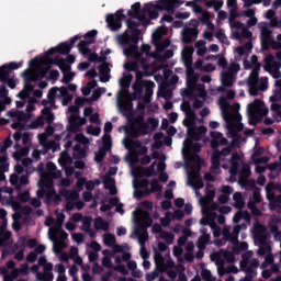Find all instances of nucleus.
I'll list each match as a JSON object with an SVG mask.
<instances>
[{"mask_svg":"<svg viewBox=\"0 0 281 281\" xmlns=\"http://www.w3.org/2000/svg\"><path fill=\"white\" fill-rule=\"evenodd\" d=\"M223 5H224L223 0H209L205 2V7L213 8V10H215V12H218V10H221V8H223Z\"/></svg>","mask_w":281,"mask_h":281,"instance_id":"nucleus-38","label":"nucleus"},{"mask_svg":"<svg viewBox=\"0 0 281 281\" xmlns=\"http://www.w3.org/2000/svg\"><path fill=\"white\" fill-rule=\"evenodd\" d=\"M276 183L274 182H269L266 186V196L269 200L270 205H273V203H276V192H273L276 190Z\"/></svg>","mask_w":281,"mask_h":281,"instance_id":"nucleus-24","label":"nucleus"},{"mask_svg":"<svg viewBox=\"0 0 281 281\" xmlns=\"http://www.w3.org/2000/svg\"><path fill=\"white\" fill-rule=\"evenodd\" d=\"M22 77L24 78V83H32V82H36V80H38V76L34 75L29 69H26L22 72Z\"/></svg>","mask_w":281,"mask_h":281,"instance_id":"nucleus-37","label":"nucleus"},{"mask_svg":"<svg viewBox=\"0 0 281 281\" xmlns=\"http://www.w3.org/2000/svg\"><path fill=\"white\" fill-rule=\"evenodd\" d=\"M157 52H164L167 47H170V40H165L164 42H159L158 44H154Z\"/></svg>","mask_w":281,"mask_h":281,"instance_id":"nucleus-60","label":"nucleus"},{"mask_svg":"<svg viewBox=\"0 0 281 281\" xmlns=\"http://www.w3.org/2000/svg\"><path fill=\"white\" fill-rule=\"evenodd\" d=\"M137 63H139V65H142V61H139L137 59H135V61L124 64V70L125 71H137V69L139 67V65Z\"/></svg>","mask_w":281,"mask_h":281,"instance_id":"nucleus-50","label":"nucleus"},{"mask_svg":"<svg viewBox=\"0 0 281 281\" xmlns=\"http://www.w3.org/2000/svg\"><path fill=\"white\" fill-rule=\"evenodd\" d=\"M95 36H98V31L92 30L89 31L88 33L85 34V38L88 43H90L91 45H93V43H95Z\"/></svg>","mask_w":281,"mask_h":281,"instance_id":"nucleus-55","label":"nucleus"},{"mask_svg":"<svg viewBox=\"0 0 281 281\" xmlns=\"http://www.w3.org/2000/svg\"><path fill=\"white\" fill-rule=\"evenodd\" d=\"M159 158V151L151 153L150 156L146 155L140 159L142 166H148L150 164L151 159H158Z\"/></svg>","mask_w":281,"mask_h":281,"instance_id":"nucleus-44","label":"nucleus"},{"mask_svg":"<svg viewBox=\"0 0 281 281\" xmlns=\"http://www.w3.org/2000/svg\"><path fill=\"white\" fill-rule=\"evenodd\" d=\"M191 160L194 162V164H198L195 166L192 167V171H193V175L195 177V179H199L196 181V189L198 190H203L204 188V183H203V180H201V164H203V160L201 159V156L194 154L191 156Z\"/></svg>","mask_w":281,"mask_h":281,"instance_id":"nucleus-12","label":"nucleus"},{"mask_svg":"<svg viewBox=\"0 0 281 281\" xmlns=\"http://www.w3.org/2000/svg\"><path fill=\"white\" fill-rule=\"evenodd\" d=\"M93 222V217L91 216H85L82 220V232H89L91 229V223Z\"/></svg>","mask_w":281,"mask_h":281,"instance_id":"nucleus-53","label":"nucleus"},{"mask_svg":"<svg viewBox=\"0 0 281 281\" xmlns=\"http://www.w3.org/2000/svg\"><path fill=\"white\" fill-rule=\"evenodd\" d=\"M75 77H76V72H71V71L66 72L61 78V82L64 85H69V82H71V80H74Z\"/></svg>","mask_w":281,"mask_h":281,"instance_id":"nucleus-61","label":"nucleus"},{"mask_svg":"<svg viewBox=\"0 0 281 281\" xmlns=\"http://www.w3.org/2000/svg\"><path fill=\"white\" fill-rule=\"evenodd\" d=\"M248 117L255 121L254 126H256V122H258V115L260 117H267L269 115V109L265 108V101L260 99H255L252 103L247 106Z\"/></svg>","mask_w":281,"mask_h":281,"instance_id":"nucleus-5","label":"nucleus"},{"mask_svg":"<svg viewBox=\"0 0 281 281\" xmlns=\"http://www.w3.org/2000/svg\"><path fill=\"white\" fill-rule=\"evenodd\" d=\"M260 41H261V49L262 52H269V47H271V41L273 40V31L263 25L260 27Z\"/></svg>","mask_w":281,"mask_h":281,"instance_id":"nucleus-13","label":"nucleus"},{"mask_svg":"<svg viewBox=\"0 0 281 281\" xmlns=\"http://www.w3.org/2000/svg\"><path fill=\"white\" fill-rule=\"evenodd\" d=\"M99 74H111V67L110 64L104 60L101 65H99Z\"/></svg>","mask_w":281,"mask_h":281,"instance_id":"nucleus-59","label":"nucleus"},{"mask_svg":"<svg viewBox=\"0 0 281 281\" xmlns=\"http://www.w3.org/2000/svg\"><path fill=\"white\" fill-rule=\"evenodd\" d=\"M127 16L136 19L144 26L150 25L153 23L150 19H148L146 14H144V12L142 11V3L139 2L132 4V10L127 11Z\"/></svg>","mask_w":281,"mask_h":281,"instance_id":"nucleus-9","label":"nucleus"},{"mask_svg":"<svg viewBox=\"0 0 281 281\" xmlns=\"http://www.w3.org/2000/svg\"><path fill=\"white\" fill-rule=\"evenodd\" d=\"M258 80H259L258 71L257 70H252L251 74L248 77L247 85L248 86L258 85Z\"/></svg>","mask_w":281,"mask_h":281,"instance_id":"nucleus-54","label":"nucleus"},{"mask_svg":"<svg viewBox=\"0 0 281 281\" xmlns=\"http://www.w3.org/2000/svg\"><path fill=\"white\" fill-rule=\"evenodd\" d=\"M102 181H100V179H95V180H86V190H88L89 192H92V190H95V186H101Z\"/></svg>","mask_w":281,"mask_h":281,"instance_id":"nucleus-51","label":"nucleus"},{"mask_svg":"<svg viewBox=\"0 0 281 281\" xmlns=\"http://www.w3.org/2000/svg\"><path fill=\"white\" fill-rule=\"evenodd\" d=\"M103 184L105 190H110V194L112 196H115V194H117V188H115V179L105 175L103 177Z\"/></svg>","mask_w":281,"mask_h":281,"instance_id":"nucleus-20","label":"nucleus"},{"mask_svg":"<svg viewBox=\"0 0 281 281\" xmlns=\"http://www.w3.org/2000/svg\"><path fill=\"white\" fill-rule=\"evenodd\" d=\"M233 201H235V207L237 210H243V207H245V200H243V193L235 192L233 195Z\"/></svg>","mask_w":281,"mask_h":281,"instance_id":"nucleus-36","label":"nucleus"},{"mask_svg":"<svg viewBox=\"0 0 281 281\" xmlns=\"http://www.w3.org/2000/svg\"><path fill=\"white\" fill-rule=\"evenodd\" d=\"M160 238L166 240L167 245H172V243H175V235L166 231L160 235Z\"/></svg>","mask_w":281,"mask_h":281,"instance_id":"nucleus-58","label":"nucleus"},{"mask_svg":"<svg viewBox=\"0 0 281 281\" xmlns=\"http://www.w3.org/2000/svg\"><path fill=\"white\" fill-rule=\"evenodd\" d=\"M201 277L204 281H214V278H212V271L209 269H203L201 272Z\"/></svg>","mask_w":281,"mask_h":281,"instance_id":"nucleus-64","label":"nucleus"},{"mask_svg":"<svg viewBox=\"0 0 281 281\" xmlns=\"http://www.w3.org/2000/svg\"><path fill=\"white\" fill-rule=\"evenodd\" d=\"M40 190H48L54 188V180L49 176H41L40 181L37 182Z\"/></svg>","mask_w":281,"mask_h":281,"instance_id":"nucleus-26","label":"nucleus"},{"mask_svg":"<svg viewBox=\"0 0 281 281\" xmlns=\"http://www.w3.org/2000/svg\"><path fill=\"white\" fill-rule=\"evenodd\" d=\"M37 199H44L45 196V203L46 205L52 204V201L54 200V196H56V189L52 187L50 189H38L36 191Z\"/></svg>","mask_w":281,"mask_h":281,"instance_id":"nucleus-14","label":"nucleus"},{"mask_svg":"<svg viewBox=\"0 0 281 281\" xmlns=\"http://www.w3.org/2000/svg\"><path fill=\"white\" fill-rule=\"evenodd\" d=\"M150 186H151V190L147 189L146 194H150L151 192H161V190H164L161 184H159V180H157V178H154L151 180Z\"/></svg>","mask_w":281,"mask_h":281,"instance_id":"nucleus-40","label":"nucleus"},{"mask_svg":"<svg viewBox=\"0 0 281 281\" xmlns=\"http://www.w3.org/2000/svg\"><path fill=\"white\" fill-rule=\"evenodd\" d=\"M164 139V133L158 132L154 135L155 144L153 145V148H161V140Z\"/></svg>","mask_w":281,"mask_h":281,"instance_id":"nucleus-57","label":"nucleus"},{"mask_svg":"<svg viewBox=\"0 0 281 281\" xmlns=\"http://www.w3.org/2000/svg\"><path fill=\"white\" fill-rule=\"evenodd\" d=\"M184 115L187 119L183 120L182 124L187 128H190V126L196 122V113L194 110H189L188 112H184Z\"/></svg>","mask_w":281,"mask_h":281,"instance_id":"nucleus-27","label":"nucleus"},{"mask_svg":"<svg viewBox=\"0 0 281 281\" xmlns=\"http://www.w3.org/2000/svg\"><path fill=\"white\" fill-rule=\"evenodd\" d=\"M216 258H224L226 262L229 265L234 263L236 261V256H234V252L227 250V249H221L220 252L215 254Z\"/></svg>","mask_w":281,"mask_h":281,"instance_id":"nucleus-25","label":"nucleus"},{"mask_svg":"<svg viewBox=\"0 0 281 281\" xmlns=\"http://www.w3.org/2000/svg\"><path fill=\"white\" fill-rule=\"evenodd\" d=\"M210 240V235L201 236L198 240V249H204L205 245H207V241Z\"/></svg>","mask_w":281,"mask_h":281,"instance_id":"nucleus-63","label":"nucleus"},{"mask_svg":"<svg viewBox=\"0 0 281 281\" xmlns=\"http://www.w3.org/2000/svg\"><path fill=\"white\" fill-rule=\"evenodd\" d=\"M166 34H168V29L166 26H159L151 35L153 45H159V42Z\"/></svg>","mask_w":281,"mask_h":281,"instance_id":"nucleus-21","label":"nucleus"},{"mask_svg":"<svg viewBox=\"0 0 281 281\" xmlns=\"http://www.w3.org/2000/svg\"><path fill=\"white\" fill-rule=\"evenodd\" d=\"M82 36L75 35L69 41L60 43L56 47H52L48 50H46V56H54V54H61L67 55L70 54L71 49L74 48V45H76L77 41H80Z\"/></svg>","mask_w":281,"mask_h":281,"instance_id":"nucleus-6","label":"nucleus"},{"mask_svg":"<svg viewBox=\"0 0 281 281\" xmlns=\"http://www.w3.org/2000/svg\"><path fill=\"white\" fill-rule=\"evenodd\" d=\"M74 154L72 157L74 159H85V157H87V150H85L80 144H76L72 147Z\"/></svg>","mask_w":281,"mask_h":281,"instance_id":"nucleus-33","label":"nucleus"},{"mask_svg":"<svg viewBox=\"0 0 281 281\" xmlns=\"http://www.w3.org/2000/svg\"><path fill=\"white\" fill-rule=\"evenodd\" d=\"M102 144L103 146L99 148V151L95 153L94 160L97 164H102L104 161V157H106V153L111 150L113 143L111 140V136L109 134H104L102 136Z\"/></svg>","mask_w":281,"mask_h":281,"instance_id":"nucleus-10","label":"nucleus"},{"mask_svg":"<svg viewBox=\"0 0 281 281\" xmlns=\"http://www.w3.org/2000/svg\"><path fill=\"white\" fill-rule=\"evenodd\" d=\"M223 236L225 240H228L232 243V245H238V235H234V233H231L229 231H225L223 233Z\"/></svg>","mask_w":281,"mask_h":281,"instance_id":"nucleus-43","label":"nucleus"},{"mask_svg":"<svg viewBox=\"0 0 281 281\" xmlns=\"http://www.w3.org/2000/svg\"><path fill=\"white\" fill-rule=\"evenodd\" d=\"M58 67L61 74H69V71H71V65H69L65 59L61 60V64H59Z\"/></svg>","mask_w":281,"mask_h":281,"instance_id":"nucleus-62","label":"nucleus"},{"mask_svg":"<svg viewBox=\"0 0 281 281\" xmlns=\"http://www.w3.org/2000/svg\"><path fill=\"white\" fill-rule=\"evenodd\" d=\"M211 148L216 149L218 146H227V138L223 137L221 132H211Z\"/></svg>","mask_w":281,"mask_h":281,"instance_id":"nucleus-15","label":"nucleus"},{"mask_svg":"<svg viewBox=\"0 0 281 281\" xmlns=\"http://www.w3.org/2000/svg\"><path fill=\"white\" fill-rule=\"evenodd\" d=\"M42 117H44V121H46L48 125L54 124V120H56L54 112H52V108H44L42 110Z\"/></svg>","mask_w":281,"mask_h":281,"instance_id":"nucleus-30","label":"nucleus"},{"mask_svg":"<svg viewBox=\"0 0 281 281\" xmlns=\"http://www.w3.org/2000/svg\"><path fill=\"white\" fill-rule=\"evenodd\" d=\"M8 116L9 117H15V120L18 122H21L22 124H25V122H27L30 115H27L25 112L23 111H14V110H11V111H8Z\"/></svg>","mask_w":281,"mask_h":281,"instance_id":"nucleus-22","label":"nucleus"},{"mask_svg":"<svg viewBox=\"0 0 281 281\" xmlns=\"http://www.w3.org/2000/svg\"><path fill=\"white\" fill-rule=\"evenodd\" d=\"M221 80L223 87H234L236 78L234 77V72L223 71L221 74Z\"/></svg>","mask_w":281,"mask_h":281,"instance_id":"nucleus-23","label":"nucleus"},{"mask_svg":"<svg viewBox=\"0 0 281 281\" xmlns=\"http://www.w3.org/2000/svg\"><path fill=\"white\" fill-rule=\"evenodd\" d=\"M199 36V29L196 27H189L182 31V43L183 45H190L193 38Z\"/></svg>","mask_w":281,"mask_h":281,"instance_id":"nucleus-16","label":"nucleus"},{"mask_svg":"<svg viewBox=\"0 0 281 281\" xmlns=\"http://www.w3.org/2000/svg\"><path fill=\"white\" fill-rule=\"evenodd\" d=\"M183 5L181 0H158L157 3H146L142 8L144 14H148L150 20L159 19L160 12H168L169 14H175L177 8Z\"/></svg>","mask_w":281,"mask_h":281,"instance_id":"nucleus-2","label":"nucleus"},{"mask_svg":"<svg viewBox=\"0 0 281 281\" xmlns=\"http://www.w3.org/2000/svg\"><path fill=\"white\" fill-rule=\"evenodd\" d=\"M89 45H91L90 42H88L87 40H81L78 44V50L80 52V54H82L85 56V54H89V52H91V49H89Z\"/></svg>","mask_w":281,"mask_h":281,"instance_id":"nucleus-41","label":"nucleus"},{"mask_svg":"<svg viewBox=\"0 0 281 281\" xmlns=\"http://www.w3.org/2000/svg\"><path fill=\"white\" fill-rule=\"evenodd\" d=\"M213 155H217L220 159L221 157H229L232 155V146L224 147L222 150L215 149Z\"/></svg>","mask_w":281,"mask_h":281,"instance_id":"nucleus-48","label":"nucleus"},{"mask_svg":"<svg viewBox=\"0 0 281 281\" xmlns=\"http://www.w3.org/2000/svg\"><path fill=\"white\" fill-rule=\"evenodd\" d=\"M80 116L72 115L69 119V126L67 127L68 133H78V128H80L79 121Z\"/></svg>","mask_w":281,"mask_h":281,"instance_id":"nucleus-29","label":"nucleus"},{"mask_svg":"<svg viewBox=\"0 0 281 281\" xmlns=\"http://www.w3.org/2000/svg\"><path fill=\"white\" fill-rule=\"evenodd\" d=\"M146 72L136 71V79L133 83L134 95L136 100H144V102H150L153 98V89H155V83L150 80H144Z\"/></svg>","mask_w":281,"mask_h":281,"instance_id":"nucleus-3","label":"nucleus"},{"mask_svg":"<svg viewBox=\"0 0 281 281\" xmlns=\"http://www.w3.org/2000/svg\"><path fill=\"white\" fill-rule=\"evenodd\" d=\"M140 229L144 233L142 234V231L136 228L134 234L138 237L140 247H144L146 245V240H148V232H146V229H148V227H153V217H150V213L148 211H140Z\"/></svg>","mask_w":281,"mask_h":281,"instance_id":"nucleus-4","label":"nucleus"},{"mask_svg":"<svg viewBox=\"0 0 281 281\" xmlns=\"http://www.w3.org/2000/svg\"><path fill=\"white\" fill-rule=\"evenodd\" d=\"M126 19V15L124 14V9H119L115 14L108 13L105 18V23L108 24V27L112 32H117V30H122V21Z\"/></svg>","mask_w":281,"mask_h":281,"instance_id":"nucleus-7","label":"nucleus"},{"mask_svg":"<svg viewBox=\"0 0 281 281\" xmlns=\"http://www.w3.org/2000/svg\"><path fill=\"white\" fill-rule=\"evenodd\" d=\"M20 67H23V61H11L0 66V82H5L10 78V74H12L14 69H20Z\"/></svg>","mask_w":281,"mask_h":281,"instance_id":"nucleus-11","label":"nucleus"},{"mask_svg":"<svg viewBox=\"0 0 281 281\" xmlns=\"http://www.w3.org/2000/svg\"><path fill=\"white\" fill-rule=\"evenodd\" d=\"M41 126H45L44 116H37L36 120L31 123V128L33 130L41 128Z\"/></svg>","mask_w":281,"mask_h":281,"instance_id":"nucleus-56","label":"nucleus"},{"mask_svg":"<svg viewBox=\"0 0 281 281\" xmlns=\"http://www.w3.org/2000/svg\"><path fill=\"white\" fill-rule=\"evenodd\" d=\"M56 234H59V238H60L59 245H61V247L59 248L54 247V251L55 254H60L64 247H67V244L64 240H67V238H69V235L63 228H55V235Z\"/></svg>","mask_w":281,"mask_h":281,"instance_id":"nucleus-19","label":"nucleus"},{"mask_svg":"<svg viewBox=\"0 0 281 281\" xmlns=\"http://www.w3.org/2000/svg\"><path fill=\"white\" fill-rule=\"evenodd\" d=\"M243 128H245V125L243 123H237L231 130L234 144H241V142H246L247 138H243V136L238 135V133L243 132Z\"/></svg>","mask_w":281,"mask_h":281,"instance_id":"nucleus-17","label":"nucleus"},{"mask_svg":"<svg viewBox=\"0 0 281 281\" xmlns=\"http://www.w3.org/2000/svg\"><path fill=\"white\" fill-rule=\"evenodd\" d=\"M222 102H224V104L222 105V115L224 120H229V117H232V113L229 112V109H232V104L225 101V99H222Z\"/></svg>","mask_w":281,"mask_h":281,"instance_id":"nucleus-39","label":"nucleus"},{"mask_svg":"<svg viewBox=\"0 0 281 281\" xmlns=\"http://www.w3.org/2000/svg\"><path fill=\"white\" fill-rule=\"evenodd\" d=\"M142 34L140 30L132 31V34L126 30L123 34L117 35V43L121 47H126L131 44L127 48H124L123 54L127 58H134V60H138L140 63L142 69H148V59L144 57V55L139 52V47L137 43H139V35Z\"/></svg>","mask_w":281,"mask_h":281,"instance_id":"nucleus-1","label":"nucleus"},{"mask_svg":"<svg viewBox=\"0 0 281 281\" xmlns=\"http://www.w3.org/2000/svg\"><path fill=\"white\" fill-rule=\"evenodd\" d=\"M241 261L239 262L240 270L244 271V273H251L252 276H258V272L254 269H258L260 267V261L258 259H252L249 261V254H244L241 256Z\"/></svg>","mask_w":281,"mask_h":281,"instance_id":"nucleus-8","label":"nucleus"},{"mask_svg":"<svg viewBox=\"0 0 281 281\" xmlns=\"http://www.w3.org/2000/svg\"><path fill=\"white\" fill-rule=\"evenodd\" d=\"M154 261L156 265V269L160 271V273H166V269H168V267L166 266V259L164 258V255L161 252L157 250L155 251Z\"/></svg>","mask_w":281,"mask_h":281,"instance_id":"nucleus-18","label":"nucleus"},{"mask_svg":"<svg viewBox=\"0 0 281 281\" xmlns=\"http://www.w3.org/2000/svg\"><path fill=\"white\" fill-rule=\"evenodd\" d=\"M211 164V170H221V158L217 154H212Z\"/></svg>","mask_w":281,"mask_h":281,"instance_id":"nucleus-42","label":"nucleus"},{"mask_svg":"<svg viewBox=\"0 0 281 281\" xmlns=\"http://www.w3.org/2000/svg\"><path fill=\"white\" fill-rule=\"evenodd\" d=\"M120 79V87L121 89H128L131 87V80H133V75L126 76V74L123 75Z\"/></svg>","mask_w":281,"mask_h":281,"instance_id":"nucleus-46","label":"nucleus"},{"mask_svg":"<svg viewBox=\"0 0 281 281\" xmlns=\"http://www.w3.org/2000/svg\"><path fill=\"white\" fill-rule=\"evenodd\" d=\"M133 137H139L140 135H148V123H144L143 125H138L132 133Z\"/></svg>","mask_w":281,"mask_h":281,"instance_id":"nucleus-35","label":"nucleus"},{"mask_svg":"<svg viewBox=\"0 0 281 281\" xmlns=\"http://www.w3.org/2000/svg\"><path fill=\"white\" fill-rule=\"evenodd\" d=\"M58 87H53L48 90L47 100L49 104H56V93H58Z\"/></svg>","mask_w":281,"mask_h":281,"instance_id":"nucleus-45","label":"nucleus"},{"mask_svg":"<svg viewBox=\"0 0 281 281\" xmlns=\"http://www.w3.org/2000/svg\"><path fill=\"white\" fill-rule=\"evenodd\" d=\"M110 227L111 225L109 222L104 221V218L99 216L94 220V229L97 232H100V229H102V232H109Z\"/></svg>","mask_w":281,"mask_h":281,"instance_id":"nucleus-28","label":"nucleus"},{"mask_svg":"<svg viewBox=\"0 0 281 281\" xmlns=\"http://www.w3.org/2000/svg\"><path fill=\"white\" fill-rule=\"evenodd\" d=\"M248 87H249V94L252 95L254 98H256V95H258L260 91L267 90L266 86H261L260 88H258V85H250Z\"/></svg>","mask_w":281,"mask_h":281,"instance_id":"nucleus-49","label":"nucleus"},{"mask_svg":"<svg viewBox=\"0 0 281 281\" xmlns=\"http://www.w3.org/2000/svg\"><path fill=\"white\" fill-rule=\"evenodd\" d=\"M121 111L123 112L124 117H128V113L133 111V101L131 99H125L120 105Z\"/></svg>","mask_w":281,"mask_h":281,"instance_id":"nucleus-32","label":"nucleus"},{"mask_svg":"<svg viewBox=\"0 0 281 281\" xmlns=\"http://www.w3.org/2000/svg\"><path fill=\"white\" fill-rule=\"evenodd\" d=\"M156 162H153L149 167L142 168L139 175L142 177H157V171L155 170Z\"/></svg>","mask_w":281,"mask_h":281,"instance_id":"nucleus-31","label":"nucleus"},{"mask_svg":"<svg viewBox=\"0 0 281 281\" xmlns=\"http://www.w3.org/2000/svg\"><path fill=\"white\" fill-rule=\"evenodd\" d=\"M86 133L88 135H93L94 137H99L100 134L102 133V128L100 127H94L93 125H88Z\"/></svg>","mask_w":281,"mask_h":281,"instance_id":"nucleus-52","label":"nucleus"},{"mask_svg":"<svg viewBox=\"0 0 281 281\" xmlns=\"http://www.w3.org/2000/svg\"><path fill=\"white\" fill-rule=\"evenodd\" d=\"M196 82H199V75L196 72L187 77V86L189 89H194L196 87Z\"/></svg>","mask_w":281,"mask_h":281,"instance_id":"nucleus-47","label":"nucleus"},{"mask_svg":"<svg viewBox=\"0 0 281 281\" xmlns=\"http://www.w3.org/2000/svg\"><path fill=\"white\" fill-rule=\"evenodd\" d=\"M183 147L188 148V150H190V148H192L193 153H201V144L192 143V139H190V138H187L183 142Z\"/></svg>","mask_w":281,"mask_h":281,"instance_id":"nucleus-34","label":"nucleus"}]
</instances>
